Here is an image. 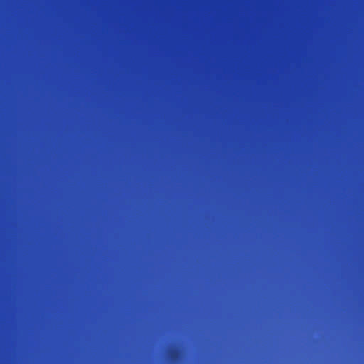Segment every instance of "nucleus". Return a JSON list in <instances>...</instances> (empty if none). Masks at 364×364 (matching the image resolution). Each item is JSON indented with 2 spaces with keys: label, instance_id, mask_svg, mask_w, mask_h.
<instances>
[{
  "label": "nucleus",
  "instance_id": "1",
  "mask_svg": "<svg viewBox=\"0 0 364 364\" xmlns=\"http://www.w3.org/2000/svg\"><path fill=\"white\" fill-rule=\"evenodd\" d=\"M172 356H173V358L176 357V353L175 352L172 353Z\"/></svg>",
  "mask_w": 364,
  "mask_h": 364
}]
</instances>
